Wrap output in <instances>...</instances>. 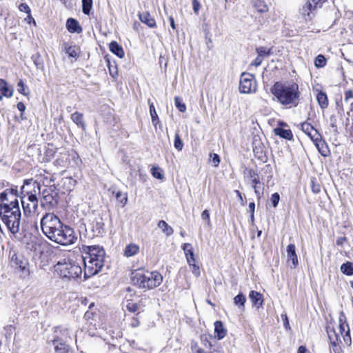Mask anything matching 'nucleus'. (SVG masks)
I'll return each instance as SVG.
<instances>
[{
  "instance_id": "obj_1",
  "label": "nucleus",
  "mask_w": 353,
  "mask_h": 353,
  "mask_svg": "<svg viewBox=\"0 0 353 353\" xmlns=\"http://www.w3.org/2000/svg\"><path fill=\"white\" fill-rule=\"evenodd\" d=\"M105 252L99 245L87 246L83 256L85 277H90L101 271L104 265Z\"/></svg>"
},
{
  "instance_id": "obj_2",
  "label": "nucleus",
  "mask_w": 353,
  "mask_h": 353,
  "mask_svg": "<svg viewBox=\"0 0 353 353\" xmlns=\"http://www.w3.org/2000/svg\"><path fill=\"white\" fill-rule=\"evenodd\" d=\"M271 92L282 105L291 108L299 104V85L296 83L277 81L272 87Z\"/></svg>"
},
{
  "instance_id": "obj_3",
  "label": "nucleus",
  "mask_w": 353,
  "mask_h": 353,
  "mask_svg": "<svg viewBox=\"0 0 353 353\" xmlns=\"http://www.w3.org/2000/svg\"><path fill=\"white\" fill-rule=\"evenodd\" d=\"M54 270L60 277L68 281L79 279L82 274V268L79 264L68 258L59 261L54 265Z\"/></svg>"
},
{
  "instance_id": "obj_4",
  "label": "nucleus",
  "mask_w": 353,
  "mask_h": 353,
  "mask_svg": "<svg viewBox=\"0 0 353 353\" xmlns=\"http://www.w3.org/2000/svg\"><path fill=\"white\" fill-rule=\"evenodd\" d=\"M163 281L162 275L156 271L137 272L134 273L132 282L139 288L150 290L159 286Z\"/></svg>"
},
{
  "instance_id": "obj_5",
  "label": "nucleus",
  "mask_w": 353,
  "mask_h": 353,
  "mask_svg": "<svg viewBox=\"0 0 353 353\" xmlns=\"http://www.w3.org/2000/svg\"><path fill=\"white\" fill-rule=\"evenodd\" d=\"M53 181L54 179L52 176L49 179L46 177L43 181L44 188L42 190H40L39 193L41 196V205L48 210L55 208L59 202V192L53 185L50 184Z\"/></svg>"
},
{
  "instance_id": "obj_6",
  "label": "nucleus",
  "mask_w": 353,
  "mask_h": 353,
  "mask_svg": "<svg viewBox=\"0 0 353 353\" xmlns=\"http://www.w3.org/2000/svg\"><path fill=\"white\" fill-rule=\"evenodd\" d=\"M26 185H30L32 188L31 191L27 192V200H21V204L23 212L26 216H30L37 212L38 208V199L37 194L40 193V183L30 180L26 182Z\"/></svg>"
},
{
  "instance_id": "obj_7",
  "label": "nucleus",
  "mask_w": 353,
  "mask_h": 353,
  "mask_svg": "<svg viewBox=\"0 0 353 353\" xmlns=\"http://www.w3.org/2000/svg\"><path fill=\"white\" fill-rule=\"evenodd\" d=\"M0 216L11 233L15 234L19 232L21 216L19 208L0 210Z\"/></svg>"
},
{
  "instance_id": "obj_8",
  "label": "nucleus",
  "mask_w": 353,
  "mask_h": 353,
  "mask_svg": "<svg viewBox=\"0 0 353 353\" xmlns=\"http://www.w3.org/2000/svg\"><path fill=\"white\" fill-rule=\"evenodd\" d=\"M54 235L52 241L63 245H68L74 243L77 239L74 230L67 225L62 224L59 230Z\"/></svg>"
},
{
  "instance_id": "obj_9",
  "label": "nucleus",
  "mask_w": 353,
  "mask_h": 353,
  "mask_svg": "<svg viewBox=\"0 0 353 353\" xmlns=\"http://www.w3.org/2000/svg\"><path fill=\"white\" fill-rule=\"evenodd\" d=\"M19 208L18 191L16 188H8L0 194V210Z\"/></svg>"
},
{
  "instance_id": "obj_10",
  "label": "nucleus",
  "mask_w": 353,
  "mask_h": 353,
  "mask_svg": "<svg viewBox=\"0 0 353 353\" xmlns=\"http://www.w3.org/2000/svg\"><path fill=\"white\" fill-rule=\"evenodd\" d=\"M325 2V0H306L299 8V14L305 21H311Z\"/></svg>"
},
{
  "instance_id": "obj_11",
  "label": "nucleus",
  "mask_w": 353,
  "mask_h": 353,
  "mask_svg": "<svg viewBox=\"0 0 353 353\" xmlns=\"http://www.w3.org/2000/svg\"><path fill=\"white\" fill-rule=\"evenodd\" d=\"M256 90V82L254 76L247 72H243L240 77L239 91L241 93L250 94Z\"/></svg>"
},
{
  "instance_id": "obj_12",
  "label": "nucleus",
  "mask_w": 353,
  "mask_h": 353,
  "mask_svg": "<svg viewBox=\"0 0 353 353\" xmlns=\"http://www.w3.org/2000/svg\"><path fill=\"white\" fill-rule=\"evenodd\" d=\"M246 177L251 181L252 186L254 190L256 197L260 199L263 195V188L261 190L259 185L261 181L258 173L253 169L246 170Z\"/></svg>"
},
{
  "instance_id": "obj_13",
  "label": "nucleus",
  "mask_w": 353,
  "mask_h": 353,
  "mask_svg": "<svg viewBox=\"0 0 353 353\" xmlns=\"http://www.w3.org/2000/svg\"><path fill=\"white\" fill-rule=\"evenodd\" d=\"M60 221V219L54 213H46L40 221L43 233L46 232V229H50L54 225H57V223Z\"/></svg>"
},
{
  "instance_id": "obj_14",
  "label": "nucleus",
  "mask_w": 353,
  "mask_h": 353,
  "mask_svg": "<svg viewBox=\"0 0 353 353\" xmlns=\"http://www.w3.org/2000/svg\"><path fill=\"white\" fill-rule=\"evenodd\" d=\"M52 344L54 347L56 353H71V347L66 344L67 341H62L59 339V336H54L52 340Z\"/></svg>"
},
{
  "instance_id": "obj_15",
  "label": "nucleus",
  "mask_w": 353,
  "mask_h": 353,
  "mask_svg": "<svg viewBox=\"0 0 353 353\" xmlns=\"http://www.w3.org/2000/svg\"><path fill=\"white\" fill-rule=\"evenodd\" d=\"M54 336H59L62 341H67L71 339V329L68 326H58L54 330Z\"/></svg>"
},
{
  "instance_id": "obj_16",
  "label": "nucleus",
  "mask_w": 353,
  "mask_h": 353,
  "mask_svg": "<svg viewBox=\"0 0 353 353\" xmlns=\"http://www.w3.org/2000/svg\"><path fill=\"white\" fill-rule=\"evenodd\" d=\"M12 265L19 268L21 271H26L28 265V261L23 256L14 254L11 257Z\"/></svg>"
},
{
  "instance_id": "obj_17",
  "label": "nucleus",
  "mask_w": 353,
  "mask_h": 353,
  "mask_svg": "<svg viewBox=\"0 0 353 353\" xmlns=\"http://www.w3.org/2000/svg\"><path fill=\"white\" fill-rule=\"evenodd\" d=\"M90 225L94 236H99L105 232L104 223L101 217L95 218Z\"/></svg>"
},
{
  "instance_id": "obj_18",
  "label": "nucleus",
  "mask_w": 353,
  "mask_h": 353,
  "mask_svg": "<svg viewBox=\"0 0 353 353\" xmlns=\"http://www.w3.org/2000/svg\"><path fill=\"white\" fill-rule=\"evenodd\" d=\"M287 258L288 262H292L291 268H295L298 263V258L296 254V247L294 244H290L287 247Z\"/></svg>"
},
{
  "instance_id": "obj_19",
  "label": "nucleus",
  "mask_w": 353,
  "mask_h": 353,
  "mask_svg": "<svg viewBox=\"0 0 353 353\" xmlns=\"http://www.w3.org/2000/svg\"><path fill=\"white\" fill-rule=\"evenodd\" d=\"M313 142L322 156L326 157L330 154V152L328 145L325 141L321 139V134L320 137H316V140H313Z\"/></svg>"
},
{
  "instance_id": "obj_20",
  "label": "nucleus",
  "mask_w": 353,
  "mask_h": 353,
  "mask_svg": "<svg viewBox=\"0 0 353 353\" xmlns=\"http://www.w3.org/2000/svg\"><path fill=\"white\" fill-rule=\"evenodd\" d=\"M302 130L313 141L316 140V137H320L319 132L309 123H303L301 125Z\"/></svg>"
},
{
  "instance_id": "obj_21",
  "label": "nucleus",
  "mask_w": 353,
  "mask_h": 353,
  "mask_svg": "<svg viewBox=\"0 0 353 353\" xmlns=\"http://www.w3.org/2000/svg\"><path fill=\"white\" fill-rule=\"evenodd\" d=\"M13 91V88L11 86H8L5 80L0 79V101L3 99V97L7 98L12 97Z\"/></svg>"
},
{
  "instance_id": "obj_22",
  "label": "nucleus",
  "mask_w": 353,
  "mask_h": 353,
  "mask_svg": "<svg viewBox=\"0 0 353 353\" xmlns=\"http://www.w3.org/2000/svg\"><path fill=\"white\" fill-rule=\"evenodd\" d=\"M327 334L332 346H336L338 342H341L340 334L337 333L333 327L330 325L326 327Z\"/></svg>"
},
{
  "instance_id": "obj_23",
  "label": "nucleus",
  "mask_w": 353,
  "mask_h": 353,
  "mask_svg": "<svg viewBox=\"0 0 353 353\" xmlns=\"http://www.w3.org/2000/svg\"><path fill=\"white\" fill-rule=\"evenodd\" d=\"M249 299L252 301L253 305L256 306L258 308L263 305V295L256 291H250L249 294Z\"/></svg>"
},
{
  "instance_id": "obj_24",
  "label": "nucleus",
  "mask_w": 353,
  "mask_h": 353,
  "mask_svg": "<svg viewBox=\"0 0 353 353\" xmlns=\"http://www.w3.org/2000/svg\"><path fill=\"white\" fill-rule=\"evenodd\" d=\"M63 50L69 57L77 59L79 56L80 50L77 46H69L67 43H64Z\"/></svg>"
},
{
  "instance_id": "obj_25",
  "label": "nucleus",
  "mask_w": 353,
  "mask_h": 353,
  "mask_svg": "<svg viewBox=\"0 0 353 353\" xmlns=\"http://www.w3.org/2000/svg\"><path fill=\"white\" fill-rule=\"evenodd\" d=\"M140 21L148 26L150 28H154L156 26V21L154 19L148 12H145L139 14V15Z\"/></svg>"
},
{
  "instance_id": "obj_26",
  "label": "nucleus",
  "mask_w": 353,
  "mask_h": 353,
  "mask_svg": "<svg viewBox=\"0 0 353 353\" xmlns=\"http://www.w3.org/2000/svg\"><path fill=\"white\" fill-rule=\"evenodd\" d=\"M66 26L68 30L71 33H79L82 31V28L79 26V22L73 18H70L67 20Z\"/></svg>"
},
{
  "instance_id": "obj_27",
  "label": "nucleus",
  "mask_w": 353,
  "mask_h": 353,
  "mask_svg": "<svg viewBox=\"0 0 353 353\" xmlns=\"http://www.w3.org/2000/svg\"><path fill=\"white\" fill-rule=\"evenodd\" d=\"M252 7L258 13L267 12L269 10L268 5L263 0H251Z\"/></svg>"
},
{
  "instance_id": "obj_28",
  "label": "nucleus",
  "mask_w": 353,
  "mask_h": 353,
  "mask_svg": "<svg viewBox=\"0 0 353 353\" xmlns=\"http://www.w3.org/2000/svg\"><path fill=\"white\" fill-rule=\"evenodd\" d=\"M72 121L79 128H82L83 130H85L86 125L83 121V115L82 113L79 112H75L71 115Z\"/></svg>"
},
{
  "instance_id": "obj_29",
  "label": "nucleus",
  "mask_w": 353,
  "mask_h": 353,
  "mask_svg": "<svg viewBox=\"0 0 353 353\" xmlns=\"http://www.w3.org/2000/svg\"><path fill=\"white\" fill-rule=\"evenodd\" d=\"M214 332L219 339H223L226 334L227 330L224 328L223 324L221 321H216L214 323Z\"/></svg>"
},
{
  "instance_id": "obj_30",
  "label": "nucleus",
  "mask_w": 353,
  "mask_h": 353,
  "mask_svg": "<svg viewBox=\"0 0 353 353\" xmlns=\"http://www.w3.org/2000/svg\"><path fill=\"white\" fill-rule=\"evenodd\" d=\"M110 50L119 58L124 57V51L117 41H112L109 46Z\"/></svg>"
},
{
  "instance_id": "obj_31",
  "label": "nucleus",
  "mask_w": 353,
  "mask_h": 353,
  "mask_svg": "<svg viewBox=\"0 0 353 353\" xmlns=\"http://www.w3.org/2000/svg\"><path fill=\"white\" fill-rule=\"evenodd\" d=\"M139 251V247L134 244L130 243L128 245L124 250V254L127 257H131L136 255Z\"/></svg>"
},
{
  "instance_id": "obj_32",
  "label": "nucleus",
  "mask_w": 353,
  "mask_h": 353,
  "mask_svg": "<svg viewBox=\"0 0 353 353\" xmlns=\"http://www.w3.org/2000/svg\"><path fill=\"white\" fill-rule=\"evenodd\" d=\"M316 100L322 109H325L328 106V99L327 94L320 91L316 95Z\"/></svg>"
},
{
  "instance_id": "obj_33",
  "label": "nucleus",
  "mask_w": 353,
  "mask_h": 353,
  "mask_svg": "<svg viewBox=\"0 0 353 353\" xmlns=\"http://www.w3.org/2000/svg\"><path fill=\"white\" fill-rule=\"evenodd\" d=\"M274 132L275 134L288 140H291L293 137L292 132L289 129H283L279 128L274 129Z\"/></svg>"
},
{
  "instance_id": "obj_34",
  "label": "nucleus",
  "mask_w": 353,
  "mask_h": 353,
  "mask_svg": "<svg viewBox=\"0 0 353 353\" xmlns=\"http://www.w3.org/2000/svg\"><path fill=\"white\" fill-rule=\"evenodd\" d=\"M158 227L161 229L162 232L168 236L172 235L174 232L173 228L163 220L159 221Z\"/></svg>"
},
{
  "instance_id": "obj_35",
  "label": "nucleus",
  "mask_w": 353,
  "mask_h": 353,
  "mask_svg": "<svg viewBox=\"0 0 353 353\" xmlns=\"http://www.w3.org/2000/svg\"><path fill=\"white\" fill-rule=\"evenodd\" d=\"M246 297L242 293H239L234 298V303L240 310H244Z\"/></svg>"
},
{
  "instance_id": "obj_36",
  "label": "nucleus",
  "mask_w": 353,
  "mask_h": 353,
  "mask_svg": "<svg viewBox=\"0 0 353 353\" xmlns=\"http://www.w3.org/2000/svg\"><path fill=\"white\" fill-rule=\"evenodd\" d=\"M57 225H54L50 229H46V232L43 234L51 241L53 240L54 235L57 232V231L59 230L60 227H62L63 223L61 221L57 223Z\"/></svg>"
},
{
  "instance_id": "obj_37",
  "label": "nucleus",
  "mask_w": 353,
  "mask_h": 353,
  "mask_svg": "<svg viewBox=\"0 0 353 353\" xmlns=\"http://www.w3.org/2000/svg\"><path fill=\"white\" fill-rule=\"evenodd\" d=\"M339 330L341 335L345 334L347 329H349L348 324L345 322V316L343 314V313H341L339 316Z\"/></svg>"
},
{
  "instance_id": "obj_38",
  "label": "nucleus",
  "mask_w": 353,
  "mask_h": 353,
  "mask_svg": "<svg viewBox=\"0 0 353 353\" xmlns=\"http://www.w3.org/2000/svg\"><path fill=\"white\" fill-rule=\"evenodd\" d=\"M341 271L345 275H353V263L347 261L341 265Z\"/></svg>"
},
{
  "instance_id": "obj_39",
  "label": "nucleus",
  "mask_w": 353,
  "mask_h": 353,
  "mask_svg": "<svg viewBox=\"0 0 353 353\" xmlns=\"http://www.w3.org/2000/svg\"><path fill=\"white\" fill-rule=\"evenodd\" d=\"M258 55L262 58L268 57L272 54V49L266 47L261 46L256 48Z\"/></svg>"
},
{
  "instance_id": "obj_40",
  "label": "nucleus",
  "mask_w": 353,
  "mask_h": 353,
  "mask_svg": "<svg viewBox=\"0 0 353 353\" xmlns=\"http://www.w3.org/2000/svg\"><path fill=\"white\" fill-rule=\"evenodd\" d=\"M92 8V0H82V12L89 15Z\"/></svg>"
},
{
  "instance_id": "obj_41",
  "label": "nucleus",
  "mask_w": 353,
  "mask_h": 353,
  "mask_svg": "<svg viewBox=\"0 0 353 353\" xmlns=\"http://www.w3.org/2000/svg\"><path fill=\"white\" fill-rule=\"evenodd\" d=\"M174 104L177 109L181 112H185L186 111V105L183 102V99L179 97H174Z\"/></svg>"
},
{
  "instance_id": "obj_42",
  "label": "nucleus",
  "mask_w": 353,
  "mask_h": 353,
  "mask_svg": "<svg viewBox=\"0 0 353 353\" xmlns=\"http://www.w3.org/2000/svg\"><path fill=\"white\" fill-rule=\"evenodd\" d=\"M150 112L152 122L153 125H156L159 122V119L153 103L150 104Z\"/></svg>"
},
{
  "instance_id": "obj_43",
  "label": "nucleus",
  "mask_w": 353,
  "mask_h": 353,
  "mask_svg": "<svg viewBox=\"0 0 353 353\" xmlns=\"http://www.w3.org/2000/svg\"><path fill=\"white\" fill-rule=\"evenodd\" d=\"M17 90L24 96H27L29 94L28 88L24 84L22 79L17 83Z\"/></svg>"
},
{
  "instance_id": "obj_44",
  "label": "nucleus",
  "mask_w": 353,
  "mask_h": 353,
  "mask_svg": "<svg viewBox=\"0 0 353 353\" xmlns=\"http://www.w3.org/2000/svg\"><path fill=\"white\" fill-rule=\"evenodd\" d=\"M326 64V59L322 54L318 55L314 61V65L316 68H322Z\"/></svg>"
},
{
  "instance_id": "obj_45",
  "label": "nucleus",
  "mask_w": 353,
  "mask_h": 353,
  "mask_svg": "<svg viewBox=\"0 0 353 353\" xmlns=\"http://www.w3.org/2000/svg\"><path fill=\"white\" fill-rule=\"evenodd\" d=\"M32 59L34 61V63L36 65L37 68L40 69L41 70L44 68L43 62L41 59V57L39 54H37L32 56Z\"/></svg>"
},
{
  "instance_id": "obj_46",
  "label": "nucleus",
  "mask_w": 353,
  "mask_h": 353,
  "mask_svg": "<svg viewBox=\"0 0 353 353\" xmlns=\"http://www.w3.org/2000/svg\"><path fill=\"white\" fill-rule=\"evenodd\" d=\"M152 175L158 179H163L164 178V175L162 172V170L158 167H154L151 170Z\"/></svg>"
},
{
  "instance_id": "obj_47",
  "label": "nucleus",
  "mask_w": 353,
  "mask_h": 353,
  "mask_svg": "<svg viewBox=\"0 0 353 353\" xmlns=\"http://www.w3.org/2000/svg\"><path fill=\"white\" fill-rule=\"evenodd\" d=\"M116 199L117 200L123 204V206H124L127 201H128V196L127 194H123L121 192L119 191L116 194Z\"/></svg>"
},
{
  "instance_id": "obj_48",
  "label": "nucleus",
  "mask_w": 353,
  "mask_h": 353,
  "mask_svg": "<svg viewBox=\"0 0 353 353\" xmlns=\"http://www.w3.org/2000/svg\"><path fill=\"white\" fill-rule=\"evenodd\" d=\"M201 219L205 223L208 227H211V221L210 218V212L208 210H205L201 213Z\"/></svg>"
},
{
  "instance_id": "obj_49",
  "label": "nucleus",
  "mask_w": 353,
  "mask_h": 353,
  "mask_svg": "<svg viewBox=\"0 0 353 353\" xmlns=\"http://www.w3.org/2000/svg\"><path fill=\"white\" fill-rule=\"evenodd\" d=\"M126 308L129 312H136L138 311L139 305L131 300L127 301Z\"/></svg>"
},
{
  "instance_id": "obj_50",
  "label": "nucleus",
  "mask_w": 353,
  "mask_h": 353,
  "mask_svg": "<svg viewBox=\"0 0 353 353\" xmlns=\"http://www.w3.org/2000/svg\"><path fill=\"white\" fill-rule=\"evenodd\" d=\"M183 143L182 140L181 139L179 134L176 132L175 134L174 137V148L179 150L181 151L183 149Z\"/></svg>"
},
{
  "instance_id": "obj_51",
  "label": "nucleus",
  "mask_w": 353,
  "mask_h": 353,
  "mask_svg": "<svg viewBox=\"0 0 353 353\" xmlns=\"http://www.w3.org/2000/svg\"><path fill=\"white\" fill-rule=\"evenodd\" d=\"M330 125L333 128V131L335 134L338 133L337 128V119L335 115H331L330 117Z\"/></svg>"
},
{
  "instance_id": "obj_52",
  "label": "nucleus",
  "mask_w": 353,
  "mask_h": 353,
  "mask_svg": "<svg viewBox=\"0 0 353 353\" xmlns=\"http://www.w3.org/2000/svg\"><path fill=\"white\" fill-rule=\"evenodd\" d=\"M19 9L21 12H24L28 14V18L32 19L35 23V21L30 16V8L26 3H21L19 6Z\"/></svg>"
},
{
  "instance_id": "obj_53",
  "label": "nucleus",
  "mask_w": 353,
  "mask_h": 353,
  "mask_svg": "<svg viewBox=\"0 0 353 353\" xmlns=\"http://www.w3.org/2000/svg\"><path fill=\"white\" fill-rule=\"evenodd\" d=\"M343 339L344 341V343L347 345L350 346L352 343L351 336L350 334V329H347V331L344 334H343Z\"/></svg>"
},
{
  "instance_id": "obj_54",
  "label": "nucleus",
  "mask_w": 353,
  "mask_h": 353,
  "mask_svg": "<svg viewBox=\"0 0 353 353\" xmlns=\"http://www.w3.org/2000/svg\"><path fill=\"white\" fill-rule=\"evenodd\" d=\"M210 161L214 167H217L220 163V157L217 154H210Z\"/></svg>"
},
{
  "instance_id": "obj_55",
  "label": "nucleus",
  "mask_w": 353,
  "mask_h": 353,
  "mask_svg": "<svg viewBox=\"0 0 353 353\" xmlns=\"http://www.w3.org/2000/svg\"><path fill=\"white\" fill-rule=\"evenodd\" d=\"M190 268H191V271L196 276L198 277L199 275H200V269H199V265H197L195 262L194 263H188Z\"/></svg>"
},
{
  "instance_id": "obj_56",
  "label": "nucleus",
  "mask_w": 353,
  "mask_h": 353,
  "mask_svg": "<svg viewBox=\"0 0 353 353\" xmlns=\"http://www.w3.org/2000/svg\"><path fill=\"white\" fill-rule=\"evenodd\" d=\"M279 201H280V196H279V193L275 192L272 194L271 201H272V205L274 208H276L278 205Z\"/></svg>"
},
{
  "instance_id": "obj_57",
  "label": "nucleus",
  "mask_w": 353,
  "mask_h": 353,
  "mask_svg": "<svg viewBox=\"0 0 353 353\" xmlns=\"http://www.w3.org/2000/svg\"><path fill=\"white\" fill-rule=\"evenodd\" d=\"M192 8L194 14L198 15L201 8V4L198 0H192Z\"/></svg>"
},
{
  "instance_id": "obj_58",
  "label": "nucleus",
  "mask_w": 353,
  "mask_h": 353,
  "mask_svg": "<svg viewBox=\"0 0 353 353\" xmlns=\"http://www.w3.org/2000/svg\"><path fill=\"white\" fill-rule=\"evenodd\" d=\"M185 254V257H186L188 263L195 262L194 250H192L190 252H187Z\"/></svg>"
},
{
  "instance_id": "obj_59",
  "label": "nucleus",
  "mask_w": 353,
  "mask_h": 353,
  "mask_svg": "<svg viewBox=\"0 0 353 353\" xmlns=\"http://www.w3.org/2000/svg\"><path fill=\"white\" fill-rule=\"evenodd\" d=\"M18 110L21 112V119H24L25 118L23 117V112L26 110V105L23 102H19L17 105Z\"/></svg>"
},
{
  "instance_id": "obj_60",
  "label": "nucleus",
  "mask_w": 353,
  "mask_h": 353,
  "mask_svg": "<svg viewBox=\"0 0 353 353\" xmlns=\"http://www.w3.org/2000/svg\"><path fill=\"white\" fill-rule=\"evenodd\" d=\"M352 99H353V91L351 90L345 91L344 97L345 101L349 102Z\"/></svg>"
},
{
  "instance_id": "obj_61",
  "label": "nucleus",
  "mask_w": 353,
  "mask_h": 353,
  "mask_svg": "<svg viewBox=\"0 0 353 353\" xmlns=\"http://www.w3.org/2000/svg\"><path fill=\"white\" fill-rule=\"evenodd\" d=\"M263 58H262L261 57H260L259 55H258L256 59L252 61V65H254V66H256V67H258L259 66L262 61H263Z\"/></svg>"
},
{
  "instance_id": "obj_62",
  "label": "nucleus",
  "mask_w": 353,
  "mask_h": 353,
  "mask_svg": "<svg viewBox=\"0 0 353 353\" xmlns=\"http://www.w3.org/2000/svg\"><path fill=\"white\" fill-rule=\"evenodd\" d=\"M192 350L193 353H206L201 347H199L196 344L192 345Z\"/></svg>"
},
{
  "instance_id": "obj_63",
  "label": "nucleus",
  "mask_w": 353,
  "mask_h": 353,
  "mask_svg": "<svg viewBox=\"0 0 353 353\" xmlns=\"http://www.w3.org/2000/svg\"><path fill=\"white\" fill-rule=\"evenodd\" d=\"M183 250L184 251V253L190 252L193 250L192 245L190 243H184L183 245Z\"/></svg>"
},
{
  "instance_id": "obj_64",
  "label": "nucleus",
  "mask_w": 353,
  "mask_h": 353,
  "mask_svg": "<svg viewBox=\"0 0 353 353\" xmlns=\"http://www.w3.org/2000/svg\"><path fill=\"white\" fill-rule=\"evenodd\" d=\"M347 241V239L346 237L345 236H342V237H339L337 239H336V243L337 245H343V243Z\"/></svg>"
}]
</instances>
